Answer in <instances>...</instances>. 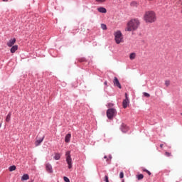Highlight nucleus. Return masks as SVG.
Wrapping results in <instances>:
<instances>
[{
    "mask_svg": "<svg viewBox=\"0 0 182 182\" xmlns=\"http://www.w3.org/2000/svg\"><path fill=\"white\" fill-rule=\"evenodd\" d=\"M139 26H140V21H139V19H132L127 23V31L128 32H132V31H136L138 29Z\"/></svg>",
    "mask_w": 182,
    "mask_h": 182,
    "instance_id": "nucleus-1",
    "label": "nucleus"
},
{
    "mask_svg": "<svg viewBox=\"0 0 182 182\" xmlns=\"http://www.w3.org/2000/svg\"><path fill=\"white\" fill-rule=\"evenodd\" d=\"M144 19L145 22L149 23H153V22H156V20L157 19L156 17V13H154L153 11H146L144 16Z\"/></svg>",
    "mask_w": 182,
    "mask_h": 182,
    "instance_id": "nucleus-2",
    "label": "nucleus"
},
{
    "mask_svg": "<svg viewBox=\"0 0 182 182\" xmlns=\"http://www.w3.org/2000/svg\"><path fill=\"white\" fill-rule=\"evenodd\" d=\"M106 114L108 120H113L117 116V110L115 108H108Z\"/></svg>",
    "mask_w": 182,
    "mask_h": 182,
    "instance_id": "nucleus-3",
    "label": "nucleus"
},
{
    "mask_svg": "<svg viewBox=\"0 0 182 182\" xmlns=\"http://www.w3.org/2000/svg\"><path fill=\"white\" fill-rule=\"evenodd\" d=\"M66 156V163L68 166V168L70 170L73 167V165L72 164V156L70 155V151H68L65 153Z\"/></svg>",
    "mask_w": 182,
    "mask_h": 182,
    "instance_id": "nucleus-4",
    "label": "nucleus"
},
{
    "mask_svg": "<svg viewBox=\"0 0 182 182\" xmlns=\"http://www.w3.org/2000/svg\"><path fill=\"white\" fill-rule=\"evenodd\" d=\"M114 39L117 45L122 42V39H123V34H122V31H117L114 33Z\"/></svg>",
    "mask_w": 182,
    "mask_h": 182,
    "instance_id": "nucleus-5",
    "label": "nucleus"
},
{
    "mask_svg": "<svg viewBox=\"0 0 182 182\" xmlns=\"http://www.w3.org/2000/svg\"><path fill=\"white\" fill-rule=\"evenodd\" d=\"M113 83L114 86L119 89H122V84H120V81H119V78H117V77H114Z\"/></svg>",
    "mask_w": 182,
    "mask_h": 182,
    "instance_id": "nucleus-6",
    "label": "nucleus"
},
{
    "mask_svg": "<svg viewBox=\"0 0 182 182\" xmlns=\"http://www.w3.org/2000/svg\"><path fill=\"white\" fill-rule=\"evenodd\" d=\"M120 130L122 133H127V132H129V127H127L124 123H122L120 127Z\"/></svg>",
    "mask_w": 182,
    "mask_h": 182,
    "instance_id": "nucleus-7",
    "label": "nucleus"
},
{
    "mask_svg": "<svg viewBox=\"0 0 182 182\" xmlns=\"http://www.w3.org/2000/svg\"><path fill=\"white\" fill-rule=\"evenodd\" d=\"M15 43H16V38L10 39L7 43V46H9V48H12Z\"/></svg>",
    "mask_w": 182,
    "mask_h": 182,
    "instance_id": "nucleus-8",
    "label": "nucleus"
},
{
    "mask_svg": "<svg viewBox=\"0 0 182 182\" xmlns=\"http://www.w3.org/2000/svg\"><path fill=\"white\" fill-rule=\"evenodd\" d=\"M129 105H130L129 100H124L122 102V107L123 109H127Z\"/></svg>",
    "mask_w": 182,
    "mask_h": 182,
    "instance_id": "nucleus-9",
    "label": "nucleus"
},
{
    "mask_svg": "<svg viewBox=\"0 0 182 182\" xmlns=\"http://www.w3.org/2000/svg\"><path fill=\"white\" fill-rule=\"evenodd\" d=\"M46 168L48 173H53V169L52 168V165L50 164L49 163L46 164Z\"/></svg>",
    "mask_w": 182,
    "mask_h": 182,
    "instance_id": "nucleus-10",
    "label": "nucleus"
},
{
    "mask_svg": "<svg viewBox=\"0 0 182 182\" xmlns=\"http://www.w3.org/2000/svg\"><path fill=\"white\" fill-rule=\"evenodd\" d=\"M97 11H98L100 14H106L107 12V9L103 6L98 7Z\"/></svg>",
    "mask_w": 182,
    "mask_h": 182,
    "instance_id": "nucleus-11",
    "label": "nucleus"
},
{
    "mask_svg": "<svg viewBox=\"0 0 182 182\" xmlns=\"http://www.w3.org/2000/svg\"><path fill=\"white\" fill-rule=\"evenodd\" d=\"M45 139V136H43V137L40 138L39 139H37L35 142V144L36 146H41V144H42V141H43Z\"/></svg>",
    "mask_w": 182,
    "mask_h": 182,
    "instance_id": "nucleus-12",
    "label": "nucleus"
},
{
    "mask_svg": "<svg viewBox=\"0 0 182 182\" xmlns=\"http://www.w3.org/2000/svg\"><path fill=\"white\" fill-rule=\"evenodd\" d=\"M71 137H72V134L70 133L67 134L65 137V143H70Z\"/></svg>",
    "mask_w": 182,
    "mask_h": 182,
    "instance_id": "nucleus-13",
    "label": "nucleus"
},
{
    "mask_svg": "<svg viewBox=\"0 0 182 182\" xmlns=\"http://www.w3.org/2000/svg\"><path fill=\"white\" fill-rule=\"evenodd\" d=\"M18 49V45L12 46L10 52L11 53H15Z\"/></svg>",
    "mask_w": 182,
    "mask_h": 182,
    "instance_id": "nucleus-14",
    "label": "nucleus"
},
{
    "mask_svg": "<svg viewBox=\"0 0 182 182\" xmlns=\"http://www.w3.org/2000/svg\"><path fill=\"white\" fill-rule=\"evenodd\" d=\"M26 180H29V175L28 173H24L21 176V181H26Z\"/></svg>",
    "mask_w": 182,
    "mask_h": 182,
    "instance_id": "nucleus-15",
    "label": "nucleus"
},
{
    "mask_svg": "<svg viewBox=\"0 0 182 182\" xmlns=\"http://www.w3.org/2000/svg\"><path fill=\"white\" fill-rule=\"evenodd\" d=\"M11 116H12V112H9V114H7V116L6 117V122L7 123H9V122H11Z\"/></svg>",
    "mask_w": 182,
    "mask_h": 182,
    "instance_id": "nucleus-16",
    "label": "nucleus"
},
{
    "mask_svg": "<svg viewBox=\"0 0 182 182\" xmlns=\"http://www.w3.org/2000/svg\"><path fill=\"white\" fill-rule=\"evenodd\" d=\"M136 178L139 181L143 180L144 178V175H143V173H139V174L136 175Z\"/></svg>",
    "mask_w": 182,
    "mask_h": 182,
    "instance_id": "nucleus-17",
    "label": "nucleus"
},
{
    "mask_svg": "<svg viewBox=\"0 0 182 182\" xmlns=\"http://www.w3.org/2000/svg\"><path fill=\"white\" fill-rule=\"evenodd\" d=\"M53 159L54 160H60V154L55 153Z\"/></svg>",
    "mask_w": 182,
    "mask_h": 182,
    "instance_id": "nucleus-18",
    "label": "nucleus"
},
{
    "mask_svg": "<svg viewBox=\"0 0 182 182\" xmlns=\"http://www.w3.org/2000/svg\"><path fill=\"white\" fill-rule=\"evenodd\" d=\"M15 170H16V166H15V165H12L9 167V171L11 172L15 171Z\"/></svg>",
    "mask_w": 182,
    "mask_h": 182,
    "instance_id": "nucleus-19",
    "label": "nucleus"
},
{
    "mask_svg": "<svg viewBox=\"0 0 182 182\" xmlns=\"http://www.w3.org/2000/svg\"><path fill=\"white\" fill-rule=\"evenodd\" d=\"M136 58V53H131L129 55V59L133 60V59Z\"/></svg>",
    "mask_w": 182,
    "mask_h": 182,
    "instance_id": "nucleus-20",
    "label": "nucleus"
},
{
    "mask_svg": "<svg viewBox=\"0 0 182 182\" xmlns=\"http://www.w3.org/2000/svg\"><path fill=\"white\" fill-rule=\"evenodd\" d=\"M77 61L80 62V63H83V62H87V60H86L85 58H78Z\"/></svg>",
    "mask_w": 182,
    "mask_h": 182,
    "instance_id": "nucleus-21",
    "label": "nucleus"
},
{
    "mask_svg": "<svg viewBox=\"0 0 182 182\" xmlns=\"http://www.w3.org/2000/svg\"><path fill=\"white\" fill-rule=\"evenodd\" d=\"M142 171H144V173H146V174H148V176H151V172H150V171L146 169V168H142Z\"/></svg>",
    "mask_w": 182,
    "mask_h": 182,
    "instance_id": "nucleus-22",
    "label": "nucleus"
},
{
    "mask_svg": "<svg viewBox=\"0 0 182 182\" xmlns=\"http://www.w3.org/2000/svg\"><path fill=\"white\" fill-rule=\"evenodd\" d=\"M113 106H114V104L112 103V102H109L107 105V107L108 109H114L113 108Z\"/></svg>",
    "mask_w": 182,
    "mask_h": 182,
    "instance_id": "nucleus-23",
    "label": "nucleus"
},
{
    "mask_svg": "<svg viewBox=\"0 0 182 182\" xmlns=\"http://www.w3.org/2000/svg\"><path fill=\"white\" fill-rule=\"evenodd\" d=\"M101 28H102V29H103V31H107V26H106V24H105V23H102L101 24Z\"/></svg>",
    "mask_w": 182,
    "mask_h": 182,
    "instance_id": "nucleus-24",
    "label": "nucleus"
},
{
    "mask_svg": "<svg viewBox=\"0 0 182 182\" xmlns=\"http://www.w3.org/2000/svg\"><path fill=\"white\" fill-rule=\"evenodd\" d=\"M143 96H144V97H150V95L146 92H143Z\"/></svg>",
    "mask_w": 182,
    "mask_h": 182,
    "instance_id": "nucleus-25",
    "label": "nucleus"
},
{
    "mask_svg": "<svg viewBox=\"0 0 182 182\" xmlns=\"http://www.w3.org/2000/svg\"><path fill=\"white\" fill-rule=\"evenodd\" d=\"M63 180L65 182H70V179H69V178H68V176H64Z\"/></svg>",
    "mask_w": 182,
    "mask_h": 182,
    "instance_id": "nucleus-26",
    "label": "nucleus"
},
{
    "mask_svg": "<svg viewBox=\"0 0 182 182\" xmlns=\"http://www.w3.org/2000/svg\"><path fill=\"white\" fill-rule=\"evenodd\" d=\"M124 173H123V171H121L119 173V178H124Z\"/></svg>",
    "mask_w": 182,
    "mask_h": 182,
    "instance_id": "nucleus-27",
    "label": "nucleus"
},
{
    "mask_svg": "<svg viewBox=\"0 0 182 182\" xmlns=\"http://www.w3.org/2000/svg\"><path fill=\"white\" fill-rule=\"evenodd\" d=\"M104 181H105V182H108L109 181V176L107 175L105 176Z\"/></svg>",
    "mask_w": 182,
    "mask_h": 182,
    "instance_id": "nucleus-28",
    "label": "nucleus"
},
{
    "mask_svg": "<svg viewBox=\"0 0 182 182\" xmlns=\"http://www.w3.org/2000/svg\"><path fill=\"white\" fill-rule=\"evenodd\" d=\"M165 156H166V157H171V153L166 151L165 152Z\"/></svg>",
    "mask_w": 182,
    "mask_h": 182,
    "instance_id": "nucleus-29",
    "label": "nucleus"
},
{
    "mask_svg": "<svg viewBox=\"0 0 182 182\" xmlns=\"http://www.w3.org/2000/svg\"><path fill=\"white\" fill-rule=\"evenodd\" d=\"M165 85L167 87H168V86H170V81L169 80H166L165 81Z\"/></svg>",
    "mask_w": 182,
    "mask_h": 182,
    "instance_id": "nucleus-30",
    "label": "nucleus"
},
{
    "mask_svg": "<svg viewBox=\"0 0 182 182\" xmlns=\"http://www.w3.org/2000/svg\"><path fill=\"white\" fill-rule=\"evenodd\" d=\"M131 5H132V6H137V2H136V1H132V2L131 3Z\"/></svg>",
    "mask_w": 182,
    "mask_h": 182,
    "instance_id": "nucleus-31",
    "label": "nucleus"
},
{
    "mask_svg": "<svg viewBox=\"0 0 182 182\" xmlns=\"http://www.w3.org/2000/svg\"><path fill=\"white\" fill-rule=\"evenodd\" d=\"M124 100H129V95H127V92L125 93V99H124Z\"/></svg>",
    "mask_w": 182,
    "mask_h": 182,
    "instance_id": "nucleus-32",
    "label": "nucleus"
},
{
    "mask_svg": "<svg viewBox=\"0 0 182 182\" xmlns=\"http://www.w3.org/2000/svg\"><path fill=\"white\" fill-rule=\"evenodd\" d=\"M96 2H100V3H103V2H106V0H95Z\"/></svg>",
    "mask_w": 182,
    "mask_h": 182,
    "instance_id": "nucleus-33",
    "label": "nucleus"
},
{
    "mask_svg": "<svg viewBox=\"0 0 182 182\" xmlns=\"http://www.w3.org/2000/svg\"><path fill=\"white\" fill-rule=\"evenodd\" d=\"M106 161H107V163H108V164H111V162H110V161H109L108 158L107 159Z\"/></svg>",
    "mask_w": 182,
    "mask_h": 182,
    "instance_id": "nucleus-34",
    "label": "nucleus"
},
{
    "mask_svg": "<svg viewBox=\"0 0 182 182\" xmlns=\"http://www.w3.org/2000/svg\"><path fill=\"white\" fill-rule=\"evenodd\" d=\"M108 157H109V159L111 160L112 159V154H109Z\"/></svg>",
    "mask_w": 182,
    "mask_h": 182,
    "instance_id": "nucleus-35",
    "label": "nucleus"
},
{
    "mask_svg": "<svg viewBox=\"0 0 182 182\" xmlns=\"http://www.w3.org/2000/svg\"><path fill=\"white\" fill-rule=\"evenodd\" d=\"M104 85L105 86H107V81H105Z\"/></svg>",
    "mask_w": 182,
    "mask_h": 182,
    "instance_id": "nucleus-36",
    "label": "nucleus"
},
{
    "mask_svg": "<svg viewBox=\"0 0 182 182\" xmlns=\"http://www.w3.org/2000/svg\"><path fill=\"white\" fill-rule=\"evenodd\" d=\"M163 146H164V144H160L161 149H163Z\"/></svg>",
    "mask_w": 182,
    "mask_h": 182,
    "instance_id": "nucleus-37",
    "label": "nucleus"
},
{
    "mask_svg": "<svg viewBox=\"0 0 182 182\" xmlns=\"http://www.w3.org/2000/svg\"><path fill=\"white\" fill-rule=\"evenodd\" d=\"M3 2H8L9 0H2Z\"/></svg>",
    "mask_w": 182,
    "mask_h": 182,
    "instance_id": "nucleus-38",
    "label": "nucleus"
},
{
    "mask_svg": "<svg viewBox=\"0 0 182 182\" xmlns=\"http://www.w3.org/2000/svg\"><path fill=\"white\" fill-rule=\"evenodd\" d=\"M104 159H105L107 160V156L105 155V156H104Z\"/></svg>",
    "mask_w": 182,
    "mask_h": 182,
    "instance_id": "nucleus-39",
    "label": "nucleus"
},
{
    "mask_svg": "<svg viewBox=\"0 0 182 182\" xmlns=\"http://www.w3.org/2000/svg\"><path fill=\"white\" fill-rule=\"evenodd\" d=\"M181 115L182 116V112L181 113Z\"/></svg>",
    "mask_w": 182,
    "mask_h": 182,
    "instance_id": "nucleus-40",
    "label": "nucleus"
},
{
    "mask_svg": "<svg viewBox=\"0 0 182 182\" xmlns=\"http://www.w3.org/2000/svg\"><path fill=\"white\" fill-rule=\"evenodd\" d=\"M122 182H124V181H122Z\"/></svg>",
    "mask_w": 182,
    "mask_h": 182,
    "instance_id": "nucleus-41",
    "label": "nucleus"
}]
</instances>
